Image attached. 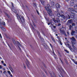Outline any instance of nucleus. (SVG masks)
I'll return each mask as SVG.
<instances>
[{"label": "nucleus", "instance_id": "f257e3e1", "mask_svg": "<svg viewBox=\"0 0 77 77\" xmlns=\"http://www.w3.org/2000/svg\"><path fill=\"white\" fill-rule=\"evenodd\" d=\"M45 8L46 11H47L48 12H49L50 13H48L49 14V15L50 16H52V15H51V13L52 12V11L50 9V5L48 4L47 5V7H45Z\"/></svg>", "mask_w": 77, "mask_h": 77}, {"label": "nucleus", "instance_id": "f03ea898", "mask_svg": "<svg viewBox=\"0 0 77 77\" xmlns=\"http://www.w3.org/2000/svg\"><path fill=\"white\" fill-rule=\"evenodd\" d=\"M17 18L18 20H20V22L21 23H24V17L20 16L18 14H17Z\"/></svg>", "mask_w": 77, "mask_h": 77}, {"label": "nucleus", "instance_id": "7ed1b4c3", "mask_svg": "<svg viewBox=\"0 0 77 77\" xmlns=\"http://www.w3.org/2000/svg\"><path fill=\"white\" fill-rule=\"evenodd\" d=\"M53 21H54L55 23H60V19L59 18H56V20H55L54 18H53Z\"/></svg>", "mask_w": 77, "mask_h": 77}, {"label": "nucleus", "instance_id": "20e7f679", "mask_svg": "<svg viewBox=\"0 0 77 77\" xmlns=\"http://www.w3.org/2000/svg\"><path fill=\"white\" fill-rule=\"evenodd\" d=\"M66 45H67V46L68 47V48H69V49L70 50H71V51H72V48H71V46L69 44H68V43L67 42L66 43Z\"/></svg>", "mask_w": 77, "mask_h": 77}, {"label": "nucleus", "instance_id": "39448f33", "mask_svg": "<svg viewBox=\"0 0 77 77\" xmlns=\"http://www.w3.org/2000/svg\"><path fill=\"white\" fill-rule=\"evenodd\" d=\"M70 18L71 17H70V16L68 14H67L65 16V19H66V20H69Z\"/></svg>", "mask_w": 77, "mask_h": 77}, {"label": "nucleus", "instance_id": "423d86ee", "mask_svg": "<svg viewBox=\"0 0 77 77\" xmlns=\"http://www.w3.org/2000/svg\"><path fill=\"white\" fill-rule=\"evenodd\" d=\"M60 17H62L60 19V20H61V21H63V20H65V16L63 14H61Z\"/></svg>", "mask_w": 77, "mask_h": 77}, {"label": "nucleus", "instance_id": "0eeeda50", "mask_svg": "<svg viewBox=\"0 0 77 77\" xmlns=\"http://www.w3.org/2000/svg\"><path fill=\"white\" fill-rule=\"evenodd\" d=\"M36 32H37V33L38 37L40 38L41 39H43V38H42V37H41V35L40 34V32H39L38 30Z\"/></svg>", "mask_w": 77, "mask_h": 77}, {"label": "nucleus", "instance_id": "6e6552de", "mask_svg": "<svg viewBox=\"0 0 77 77\" xmlns=\"http://www.w3.org/2000/svg\"><path fill=\"white\" fill-rule=\"evenodd\" d=\"M69 11H70V12H75V10H74V9L72 8H69Z\"/></svg>", "mask_w": 77, "mask_h": 77}, {"label": "nucleus", "instance_id": "1a4fd4ad", "mask_svg": "<svg viewBox=\"0 0 77 77\" xmlns=\"http://www.w3.org/2000/svg\"><path fill=\"white\" fill-rule=\"evenodd\" d=\"M40 1L43 6L45 5V1H44V0H40Z\"/></svg>", "mask_w": 77, "mask_h": 77}, {"label": "nucleus", "instance_id": "9d476101", "mask_svg": "<svg viewBox=\"0 0 77 77\" xmlns=\"http://www.w3.org/2000/svg\"><path fill=\"white\" fill-rule=\"evenodd\" d=\"M0 28L2 29L3 31H6V29L4 27H3L1 25H0Z\"/></svg>", "mask_w": 77, "mask_h": 77}, {"label": "nucleus", "instance_id": "9b49d317", "mask_svg": "<svg viewBox=\"0 0 77 77\" xmlns=\"http://www.w3.org/2000/svg\"><path fill=\"white\" fill-rule=\"evenodd\" d=\"M8 45L10 49H11V48H12L13 47V45L12 44V43H10V45L9 44H8Z\"/></svg>", "mask_w": 77, "mask_h": 77}, {"label": "nucleus", "instance_id": "f8f14e48", "mask_svg": "<svg viewBox=\"0 0 77 77\" xmlns=\"http://www.w3.org/2000/svg\"><path fill=\"white\" fill-rule=\"evenodd\" d=\"M70 4L71 6H73L74 5V3L73 1H71L70 2Z\"/></svg>", "mask_w": 77, "mask_h": 77}, {"label": "nucleus", "instance_id": "ddd939ff", "mask_svg": "<svg viewBox=\"0 0 77 77\" xmlns=\"http://www.w3.org/2000/svg\"><path fill=\"white\" fill-rule=\"evenodd\" d=\"M54 23H53V22H51L49 23H48V25H50V24H51V26H53L54 25L53 24Z\"/></svg>", "mask_w": 77, "mask_h": 77}, {"label": "nucleus", "instance_id": "4468645a", "mask_svg": "<svg viewBox=\"0 0 77 77\" xmlns=\"http://www.w3.org/2000/svg\"><path fill=\"white\" fill-rule=\"evenodd\" d=\"M56 8H57V9H59V8H60V5H59V4H56Z\"/></svg>", "mask_w": 77, "mask_h": 77}, {"label": "nucleus", "instance_id": "2eb2a0df", "mask_svg": "<svg viewBox=\"0 0 77 77\" xmlns=\"http://www.w3.org/2000/svg\"><path fill=\"white\" fill-rule=\"evenodd\" d=\"M75 33V32L74 30H72V32H71V35L72 36H73L74 33Z\"/></svg>", "mask_w": 77, "mask_h": 77}, {"label": "nucleus", "instance_id": "dca6fc26", "mask_svg": "<svg viewBox=\"0 0 77 77\" xmlns=\"http://www.w3.org/2000/svg\"><path fill=\"white\" fill-rule=\"evenodd\" d=\"M70 17L73 19V18H75V15L73 14H70Z\"/></svg>", "mask_w": 77, "mask_h": 77}, {"label": "nucleus", "instance_id": "f3484780", "mask_svg": "<svg viewBox=\"0 0 77 77\" xmlns=\"http://www.w3.org/2000/svg\"><path fill=\"white\" fill-rule=\"evenodd\" d=\"M60 31L61 33H63V34H65V32L63 30L60 29Z\"/></svg>", "mask_w": 77, "mask_h": 77}, {"label": "nucleus", "instance_id": "a211bd4d", "mask_svg": "<svg viewBox=\"0 0 77 77\" xmlns=\"http://www.w3.org/2000/svg\"><path fill=\"white\" fill-rule=\"evenodd\" d=\"M58 42H60V44L61 45H62V40L61 39H59V40H58Z\"/></svg>", "mask_w": 77, "mask_h": 77}, {"label": "nucleus", "instance_id": "6ab92c4d", "mask_svg": "<svg viewBox=\"0 0 77 77\" xmlns=\"http://www.w3.org/2000/svg\"><path fill=\"white\" fill-rule=\"evenodd\" d=\"M76 41H71L72 44V45H74V44H76Z\"/></svg>", "mask_w": 77, "mask_h": 77}, {"label": "nucleus", "instance_id": "aec40b11", "mask_svg": "<svg viewBox=\"0 0 77 77\" xmlns=\"http://www.w3.org/2000/svg\"><path fill=\"white\" fill-rule=\"evenodd\" d=\"M51 0V5L52 6H54V2L53 1H52Z\"/></svg>", "mask_w": 77, "mask_h": 77}, {"label": "nucleus", "instance_id": "412c9836", "mask_svg": "<svg viewBox=\"0 0 77 77\" xmlns=\"http://www.w3.org/2000/svg\"><path fill=\"white\" fill-rule=\"evenodd\" d=\"M57 15L58 17H60V16H61V15H60V14L59 13H57Z\"/></svg>", "mask_w": 77, "mask_h": 77}, {"label": "nucleus", "instance_id": "4be33fe9", "mask_svg": "<svg viewBox=\"0 0 77 77\" xmlns=\"http://www.w3.org/2000/svg\"><path fill=\"white\" fill-rule=\"evenodd\" d=\"M71 40H72V41H76V40H75V38L73 37H72Z\"/></svg>", "mask_w": 77, "mask_h": 77}, {"label": "nucleus", "instance_id": "5701e85b", "mask_svg": "<svg viewBox=\"0 0 77 77\" xmlns=\"http://www.w3.org/2000/svg\"><path fill=\"white\" fill-rule=\"evenodd\" d=\"M64 51L66 52L67 53H68V54H69V51H68L67 50L64 49Z\"/></svg>", "mask_w": 77, "mask_h": 77}, {"label": "nucleus", "instance_id": "b1692460", "mask_svg": "<svg viewBox=\"0 0 77 77\" xmlns=\"http://www.w3.org/2000/svg\"><path fill=\"white\" fill-rule=\"evenodd\" d=\"M74 8L75 9H77V5H74Z\"/></svg>", "mask_w": 77, "mask_h": 77}, {"label": "nucleus", "instance_id": "393cba45", "mask_svg": "<svg viewBox=\"0 0 77 77\" xmlns=\"http://www.w3.org/2000/svg\"><path fill=\"white\" fill-rule=\"evenodd\" d=\"M68 22H69L70 24L72 23V20H70L68 21Z\"/></svg>", "mask_w": 77, "mask_h": 77}, {"label": "nucleus", "instance_id": "a878e982", "mask_svg": "<svg viewBox=\"0 0 77 77\" xmlns=\"http://www.w3.org/2000/svg\"><path fill=\"white\" fill-rule=\"evenodd\" d=\"M51 39L52 40V41H53V42L55 43V42H56V41H55V40L54 39V38L53 37H52L51 38Z\"/></svg>", "mask_w": 77, "mask_h": 77}, {"label": "nucleus", "instance_id": "bb28decb", "mask_svg": "<svg viewBox=\"0 0 77 77\" xmlns=\"http://www.w3.org/2000/svg\"><path fill=\"white\" fill-rule=\"evenodd\" d=\"M5 22L4 21H3L2 22V25H3V26H5Z\"/></svg>", "mask_w": 77, "mask_h": 77}, {"label": "nucleus", "instance_id": "cd10ccee", "mask_svg": "<svg viewBox=\"0 0 77 77\" xmlns=\"http://www.w3.org/2000/svg\"><path fill=\"white\" fill-rule=\"evenodd\" d=\"M17 43L19 45H20V46H21V44L20 43V42L18 41H17Z\"/></svg>", "mask_w": 77, "mask_h": 77}, {"label": "nucleus", "instance_id": "c85d7f7f", "mask_svg": "<svg viewBox=\"0 0 77 77\" xmlns=\"http://www.w3.org/2000/svg\"><path fill=\"white\" fill-rule=\"evenodd\" d=\"M72 26L71 25H70L69 26V30H71V28H72Z\"/></svg>", "mask_w": 77, "mask_h": 77}, {"label": "nucleus", "instance_id": "c756f323", "mask_svg": "<svg viewBox=\"0 0 77 77\" xmlns=\"http://www.w3.org/2000/svg\"><path fill=\"white\" fill-rule=\"evenodd\" d=\"M13 41L14 44H16V42H15V40L13 39Z\"/></svg>", "mask_w": 77, "mask_h": 77}, {"label": "nucleus", "instance_id": "7c9ffc66", "mask_svg": "<svg viewBox=\"0 0 77 77\" xmlns=\"http://www.w3.org/2000/svg\"><path fill=\"white\" fill-rule=\"evenodd\" d=\"M60 61H61V63H62V64H63V62L62 60V59H61V58H60Z\"/></svg>", "mask_w": 77, "mask_h": 77}, {"label": "nucleus", "instance_id": "2f4dec72", "mask_svg": "<svg viewBox=\"0 0 77 77\" xmlns=\"http://www.w3.org/2000/svg\"><path fill=\"white\" fill-rule=\"evenodd\" d=\"M11 6H12V8H14V3L13 2H11Z\"/></svg>", "mask_w": 77, "mask_h": 77}, {"label": "nucleus", "instance_id": "473e14b6", "mask_svg": "<svg viewBox=\"0 0 77 77\" xmlns=\"http://www.w3.org/2000/svg\"><path fill=\"white\" fill-rule=\"evenodd\" d=\"M72 47H73L74 49L75 50V48H76L75 47L74 45H72Z\"/></svg>", "mask_w": 77, "mask_h": 77}, {"label": "nucleus", "instance_id": "72a5a7b5", "mask_svg": "<svg viewBox=\"0 0 77 77\" xmlns=\"http://www.w3.org/2000/svg\"><path fill=\"white\" fill-rule=\"evenodd\" d=\"M36 11L37 12V13L38 14V15H39V11H38V10L36 9Z\"/></svg>", "mask_w": 77, "mask_h": 77}, {"label": "nucleus", "instance_id": "f704fd0d", "mask_svg": "<svg viewBox=\"0 0 77 77\" xmlns=\"http://www.w3.org/2000/svg\"><path fill=\"white\" fill-rule=\"evenodd\" d=\"M67 25H70L71 24L70 23H69V22H68L66 23Z\"/></svg>", "mask_w": 77, "mask_h": 77}, {"label": "nucleus", "instance_id": "c9c22d12", "mask_svg": "<svg viewBox=\"0 0 77 77\" xmlns=\"http://www.w3.org/2000/svg\"><path fill=\"white\" fill-rule=\"evenodd\" d=\"M58 53L59 56H60V57H61V56H62V55H61V54H60V52H58Z\"/></svg>", "mask_w": 77, "mask_h": 77}, {"label": "nucleus", "instance_id": "e433bc0d", "mask_svg": "<svg viewBox=\"0 0 77 77\" xmlns=\"http://www.w3.org/2000/svg\"><path fill=\"white\" fill-rule=\"evenodd\" d=\"M6 15H7V17H8V18H9V17H10V16H9V15L8 14L6 13Z\"/></svg>", "mask_w": 77, "mask_h": 77}, {"label": "nucleus", "instance_id": "4c0bfd02", "mask_svg": "<svg viewBox=\"0 0 77 77\" xmlns=\"http://www.w3.org/2000/svg\"><path fill=\"white\" fill-rule=\"evenodd\" d=\"M7 72H8V74H10V75L11 74V72L9 71L8 70Z\"/></svg>", "mask_w": 77, "mask_h": 77}, {"label": "nucleus", "instance_id": "58836bf2", "mask_svg": "<svg viewBox=\"0 0 77 77\" xmlns=\"http://www.w3.org/2000/svg\"><path fill=\"white\" fill-rule=\"evenodd\" d=\"M32 24H33L34 27H36V25H35V24L34 23V22H33Z\"/></svg>", "mask_w": 77, "mask_h": 77}, {"label": "nucleus", "instance_id": "ea45409f", "mask_svg": "<svg viewBox=\"0 0 77 77\" xmlns=\"http://www.w3.org/2000/svg\"><path fill=\"white\" fill-rule=\"evenodd\" d=\"M53 53L54 55V56H56V54H55V53H54V51H53Z\"/></svg>", "mask_w": 77, "mask_h": 77}, {"label": "nucleus", "instance_id": "a19ab883", "mask_svg": "<svg viewBox=\"0 0 77 77\" xmlns=\"http://www.w3.org/2000/svg\"><path fill=\"white\" fill-rule=\"evenodd\" d=\"M72 26H75V24L74 23H73L72 24Z\"/></svg>", "mask_w": 77, "mask_h": 77}, {"label": "nucleus", "instance_id": "79ce46f5", "mask_svg": "<svg viewBox=\"0 0 77 77\" xmlns=\"http://www.w3.org/2000/svg\"><path fill=\"white\" fill-rule=\"evenodd\" d=\"M18 47L20 50V51H21V48H20V47L19 46H18Z\"/></svg>", "mask_w": 77, "mask_h": 77}, {"label": "nucleus", "instance_id": "37998d69", "mask_svg": "<svg viewBox=\"0 0 77 77\" xmlns=\"http://www.w3.org/2000/svg\"><path fill=\"white\" fill-rule=\"evenodd\" d=\"M57 38L58 39V41H59V39H60V38H59V36H57Z\"/></svg>", "mask_w": 77, "mask_h": 77}, {"label": "nucleus", "instance_id": "c03bdc74", "mask_svg": "<svg viewBox=\"0 0 77 77\" xmlns=\"http://www.w3.org/2000/svg\"><path fill=\"white\" fill-rule=\"evenodd\" d=\"M3 74H6V73H6V72L5 71H4V72H3Z\"/></svg>", "mask_w": 77, "mask_h": 77}, {"label": "nucleus", "instance_id": "a18cd8bd", "mask_svg": "<svg viewBox=\"0 0 77 77\" xmlns=\"http://www.w3.org/2000/svg\"><path fill=\"white\" fill-rule=\"evenodd\" d=\"M58 26H61V24L60 23H59L58 25Z\"/></svg>", "mask_w": 77, "mask_h": 77}, {"label": "nucleus", "instance_id": "49530a36", "mask_svg": "<svg viewBox=\"0 0 77 77\" xmlns=\"http://www.w3.org/2000/svg\"><path fill=\"white\" fill-rule=\"evenodd\" d=\"M43 65L45 67V68H47V67H46V66H45V64H43Z\"/></svg>", "mask_w": 77, "mask_h": 77}, {"label": "nucleus", "instance_id": "de8ad7c7", "mask_svg": "<svg viewBox=\"0 0 77 77\" xmlns=\"http://www.w3.org/2000/svg\"><path fill=\"white\" fill-rule=\"evenodd\" d=\"M45 72L46 74L47 75H48V73H47V72L45 70Z\"/></svg>", "mask_w": 77, "mask_h": 77}, {"label": "nucleus", "instance_id": "09e8293b", "mask_svg": "<svg viewBox=\"0 0 77 77\" xmlns=\"http://www.w3.org/2000/svg\"><path fill=\"white\" fill-rule=\"evenodd\" d=\"M52 26L53 27V28H54V29H56V26Z\"/></svg>", "mask_w": 77, "mask_h": 77}, {"label": "nucleus", "instance_id": "8fccbe9b", "mask_svg": "<svg viewBox=\"0 0 77 77\" xmlns=\"http://www.w3.org/2000/svg\"><path fill=\"white\" fill-rule=\"evenodd\" d=\"M25 6L26 8H27V9H29V7H28V6H27L26 5H25Z\"/></svg>", "mask_w": 77, "mask_h": 77}, {"label": "nucleus", "instance_id": "3c124183", "mask_svg": "<svg viewBox=\"0 0 77 77\" xmlns=\"http://www.w3.org/2000/svg\"><path fill=\"white\" fill-rule=\"evenodd\" d=\"M64 34L65 36H66V37L67 36V35H66V34L65 33L64 34Z\"/></svg>", "mask_w": 77, "mask_h": 77}, {"label": "nucleus", "instance_id": "603ef678", "mask_svg": "<svg viewBox=\"0 0 77 77\" xmlns=\"http://www.w3.org/2000/svg\"><path fill=\"white\" fill-rule=\"evenodd\" d=\"M2 68V66L1 65H0V69H1Z\"/></svg>", "mask_w": 77, "mask_h": 77}, {"label": "nucleus", "instance_id": "864d4df0", "mask_svg": "<svg viewBox=\"0 0 77 77\" xmlns=\"http://www.w3.org/2000/svg\"><path fill=\"white\" fill-rule=\"evenodd\" d=\"M31 26L32 29H34V27H33V25H31Z\"/></svg>", "mask_w": 77, "mask_h": 77}, {"label": "nucleus", "instance_id": "5fc2aeb1", "mask_svg": "<svg viewBox=\"0 0 77 77\" xmlns=\"http://www.w3.org/2000/svg\"><path fill=\"white\" fill-rule=\"evenodd\" d=\"M61 13H63V14H64V12H63V11H61Z\"/></svg>", "mask_w": 77, "mask_h": 77}, {"label": "nucleus", "instance_id": "6e6d98bb", "mask_svg": "<svg viewBox=\"0 0 77 77\" xmlns=\"http://www.w3.org/2000/svg\"><path fill=\"white\" fill-rule=\"evenodd\" d=\"M4 66H6V64L5 63H4Z\"/></svg>", "mask_w": 77, "mask_h": 77}, {"label": "nucleus", "instance_id": "4d7b16f0", "mask_svg": "<svg viewBox=\"0 0 77 77\" xmlns=\"http://www.w3.org/2000/svg\"><path fill=\"white\" fill-rule=\"evenodd\" d=\"M23 66H24V67L26 69V65H24V64H23Z\"/></svg>", "mask_w": 77, "mask_h": 77}, {"label": "nucleus", "instance_id": "13d9d810", "mask_svg": "<svg viewBox=\"0 0 77 77\" xmlns=\"http://www.w3.org/2000/svg\"><path fill=\"white\" fill-rule=\"evenodd\" d=\"M74 63H75V64L76 65H77V61L75 62Z\"/></svg>", "mask_w": 77, "mask_h": 77}, {"label": "nucleus", "instance_id": "bf43d9fd", "mask_svg": "<svg viewBox=\"0 0 77 77\" xmlns=\"http://www.w3.org/2000/svg\"><path fill=\"white\" fill-rule=\"evenodd\" d=\"M0 37L1 38H2V35H1V34H0Z\"/></svg>", "mask_w": 77, "mask_h": 77}, {"label": "nucleus", "instance_id": "052dcab7", "mask_svg": "<svg viewBox=\"0 0 77 77\" xmlns=\"http://www.w3.org/2000/svg\"><path fill=\"white\" fill-rule=\"evenodd\" d=\"M66 64H68V61H66Z\"/></svg>", "mask_w": 77, "mask_h": 77}, {"label": "nucleus", "instance_id": "680f3d73", "mask_svg": "<svg viewBox=\"0 0 77 77\" xmlns=\"http://www.w3.org/2000/svg\"><path fill=\"white\" fill-rule=\"evenodd\" d=\"M75 32H77V27L75 29Z\"/></svg>", "mask_w": 77, "mask_h": 77}, {"label": "nucleus", "instance_id": "e2e57ef3", "mask_svg": "<svg viewBox=\"0 0 77 77\" xmlns=\"http://www.w3.org/2000/svg\"><path fill=\"white\" fill-rule=\"evenodd\" d=\"M1 62H2V64L4 63V61H1Z\"/></svg>", "mask_w": 77, "mask_h": 77}, {"label": "nucleus", "instance_id": "0e129e2a", "mask_svg": "<svg viewBox=\"0 0 77 77\" xmlns=\"http://www.w3.org/2000/svg\"><path fill=\"white\" fill-rule=\"evenodd\" d=\"M0 24H1V25H2V22H0Z\"/></svg>", "mask_w": 77, "mask_h": 77}, {"label": "nucleus", "instance_id": "69168bd1", "mask_svg": "<svg viewBox=\"0 0 77 77\" xmlns=\"http://www.w3.org/2000/svg\"><path fill=\"white\" fill-rule=\"evenodd\" d=\"M74 2H77V0H73Z\"/></svg>", "mask_w": 77, "mask_h": 77}, {"label": "nucleus", "instance_id": "338daca9", "mask_svg": "<svg viewBox=\"0 0 77 77\" xmlns=\"http://www.w3.org/2000/svg\"><path fill=\"white\" fill-rule=\"evenodd\" d=\"M56 35V36H58V35L57 34H56V35Z\"/></svg>", "mask_w": 77, "mask_h": 77}, {"label": "nucleus", "instance_id": "774afa93", "mask_svg": "<svg viewBox=\"0 0 77 77\" xmlns=\"http://www.w3.org/2000/svg\"><path fill=\"white\" fill-rule=\"evenodd\" d=\"M10 76H11V77H13V76L12 75H10Z\"/></svg>", "mask_w": 77, "mask_h": 77}]
</instances>
